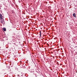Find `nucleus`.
<instances>
[{
  "label": "nucleus",
  "mask_w": 77,
  "mask_h": 77,
  "mask_svg": "<svg viewBox=\"0 0 77 77\" xmlns=\"http://www.w3.org/2000/svg\"><path fill=\"white\" fill-rule=\"evenodd\" d=\"M3 17V16H2V15L1 14H0V20H2L3 19V18H2Z\"/></svg>",
  "instance_id": "nucleus-1"
},
{
  "label": "nucleus",
  "mask_w": 77,
  "mask_h": 77,
  "mask_svg": "<svg viewBox=\"0 0 77 77\" xmlns=\"http://www.w3.org/2000/svg\"><path fill=\"white\" fill-rule=\"evenodd\" d=\"M1 22L2 24H5V21H4L3 20H1Z\"/></svg>",
  "instance_id": "nucleus-2"
},
{
  "label": "nucleus",
  "mask_w": 77,
  "mask_h": 77,
  "mask_svg": "<svg viewBox=\"0 0 77 77\" xmlns=\"http://www.w3.org/2000/svg\"><path fill=\"white\" fill-rule=\"evenodd\" d=\"M73 17H76V15H75V13H73Z\"/></svg>",
  "instance_id": "nucleus-3"
},
{
  "label": "nucleus",
  "mask_w": 77,
  "mask_h": 77,
  "mask_svg": "<svg viewBox=\"0 0 77 77\" xmlns=\"http://www.w3.org/2000/svg\"><path fill=\"white\" fill-rule=\"evenodd\" d=\"M3 29L4 31H5H5H6V29L5 28H3Z\"/></svg>",
  "instance_id": "nucleus-4"
},
{
  "label": "nucleus",
  "mask_w": 77,
  "mask_h": 77,
  "mask_svg": "<svg viewBox=\"0 0 77 77\" xmlns=\"http://www.w3.org/2000/svg\"><path fill=\"white\" fill-rule=\"evenodd\" d=\"M40 37H41V32H40Z\"/></svg>",
  "instance_id": "nucleus-5"
},
{
  "label": "nucleus",
  "mask_w": 77,
  "mask_h": 77,
  "mask_svg": "<svg viewBox=\"0 0 77 77\" xmlns=\"http://www.w3.org/2000/svg\"><path fill=\"white\" fill-rule=\"evenodd\" d=\"M19 76H20V75H19Z\"/></svg>",
  "instance_id": "nucleus-6"
}]
</instances>
